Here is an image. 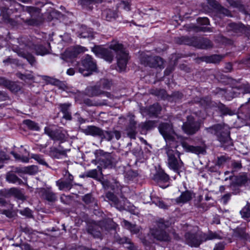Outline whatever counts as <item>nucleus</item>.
<instances>
[{
    "mask_svg": "<svg viewBox=\"0 0 250 250\" xmlns=\"http://www.w3.org/2000/svg\"><path fill=\"white\" fill-rule=\"evenodd\" d=\"M93 51L98 56L106 61L111 62L113 60L115 53L116 54L117 65L121 71L124 70L128 60V53L124 45L117 41H112L109 48L96 47Z\"/></svg>",
    "mask_w": 250,
    "mask_h": 250,
    "instance_id": "nucleus-1",
    "label": "nucleus"
},
{
    "mask_svg": "<svg viewBox=\"0 0 250 250\" xmlns=\"http://www.w3.org/2000/svg\"><path fill=\"white\" fill-rule=\"evenodd\" d=\"M207 132L215 135L221 144V146L225 149L233 145L229 136V131L227 125L219 124L214 125L209 127L206 128Z\"/></svg>",
    "mask_w": 250,
    "mask_h": 250,
    "instance_id": "nucleus-2",
    "label": "nucleus"
},
{
    "mask_svg": "<svg viewBox=\"0 0 250 250\" xmlns=\"http://www.w3.org/2000/svg\"><path fill=\"white\" fill-rule=\"evenodd\" d=\"M97 157L99 159L100 165L104 168H111L118 162L119 158L114 153H108L102 149L97 150L95 152Z\"/></svg>",
    "mask_w": 250,
    "mask_h": 250,
    "instance_id": "nucleus-3",
    "label": "nucleus"
},
{
    "mask_svg": "<svg viewBox=\"0 0 250 250\" xmlns=\"http://www.w3.org/2000/svg\"><path fill=\"white\" fill-rule=\"evenodd\" d=\"M75 66L76 70L84 76H89L97 69L96 62L88 55L83 59L81 62H77Z\"/></svg>",
    "mask_w": 250,
    "mask_h": 250,
    "instance_id": "nucleus-4",
    "label": "nucleus"
},
{
    "mask_svg": "<svg viewBox=\"0 0 250 250\" xmlns=\"http://www.w3.org/2000/svg\"><path fill=\"white\" fill-rule=\"evenodd\" d=\"M201 123L199 121L192 116H188L187 121L183 123L182 129L183 131L188 135H192L197 132L200 129Z\"/></svg>",
    "mask_w": 250,
    "mask_h": 250,
    "instance_id": "nucleus-5",
    "label": "nucleus"
},
{
    "mask_svg": "<svg viewBox=\"0 0 250 250\" xmlns=\"http://www.w3.org/2000/svg\"><path fill=\"white\" fill-rule=\"evenodd\" d=\"M229 179L231 181L229 187L233 191V193L236 194L240 191L239 187L246 186L250 179L246 174L243 173L237 176H230Z\"/></svg>",
    "mask_w": 250,
    "mask_h": 250,
    "instance_id": "nucleus-6",
    "label": "nucleus"
},
{
    "mask_svg": "<svg viewBox=\"0 0 250 250\" xmlns=\"http://www.w3.org/2000/svg\"><path fill=\"white\" fill-rule=\"evenodd\" d=\"M20 46L14 47L13 50L16 52L18 56L26 59L28 62L33 66L36 62V60L35 57L31 54L27 52L26 51L25 47V39H20L19 40Z\"/></svg>",
    "mask_w": 250,
    "mask_h": 250,
    "instance_id": "nucleus-7",
    "label": "nucleus"
},
{
    "mask_svg": "<svg viewBox=\"0 0 250 250\" xmlns=\"http://www.w3.org/2000/svg\"><path fill=\"white\" fill-rule=\"evenodd\" d=\"M158 128L167 142L175 141V133L171 124L167 123H162L160 124Z\"/></svg>",
    "mask_w": 250,
    "mask_h": 250,
    "instance_id": "nucleus-8",
    "label": "nucleus"
},
{
    "mask_svg": "<svg viewBox=\"0 0 250 250\" xmlns=\"http://www.w3.org/2000/svg\"><path fill=\"white\" fill-rule=\"evenodd\" d=\"M44 133L52 140L55 141H60V144L64 142L66 139L65 131L59 129L53 130L49 127H45L44 128Z\"/></svg>",
    "mask_w": 250,
    "mask_h": 250,
    "instance_id": "nucleus-9",
    "label": "nucleus"
},
{
    "mask_svg": "<svg viewBox=\"0 0 250 250\" xmlns=\"http://www.w3.org/2000/svg\"><path fill=\"white\" fill-rule=\"evenodd\" d=\"M23 11L28 12L31 17L29 20H26L25 23L30 25H35L38 24V18L40 17L41 9L39 8L27 6Z\"/></svg>",
    "mask_w": 250,
    "mask_h": 250,
    "instance_id": "nucleus-10",
    "label": "nucleus"
},
{
    "mask_svg": "<svg viewBox=\"0 0 250 250\" xmlns=\"http://www.w3.org/2000/svg\"><path fill=\"white\" fill-rule=\"evenodd\" d=\"M86 48L81 46H76L72 48H69L61 55V58L68 62L70 60L76 58L79 54L85 51Z\"/></svg>",
    "mask_w": 250,
    "mask_h": 250,
    "instance_id": "nucleus-11",
    "label": "nucleus"
},
{
    "mask_svg": "<svg viewBox=\"0 0 250 250\" xmlns=\"http://www.w3.org/2000/svg\"><path fill=\"white\" fill-rule=\"evenodd\" d=\"M186 243L192 247H198L202 243V234L187 232L185 235Z\"/></svg>",
    "mask_w": 250,
    "mask_h": 250,
    "instance_id": "nucleus-12",
    "label": "nucleus"
},
{
    "mask_svg": "<svg viewBox=\"0 0 250 250\" xmlns=\"http://www.w3.org/2000/svg\"><path fill=\"white\" fill-rule=\"evenodd\" d=\"M229 30L238 35L250 34V26H246L242 23H230L228 25Z\"/></svg>",
    "mask_w": 250,
    "mask_h": 250,
    "instance_id": "nucleus-13",
    "label": "nucleus"
},
{
    "mask_svg": "<svg viewBox=\"0 0 250 250\" xmlns=\"http://www.w3.org/2000/svg\"><path fill=\"white\" fill-rule=\"evenodd\" d=\"M25 47L33 50L37 55L44 56L50 53L49 49L41 44H34L31 42H26L25 40Z\"/></svg>",
    "mask_w": 250,
    "mask_h": 250,
    "instance_id": "nucleus-14",
    "label": "nucleus"
},
{
    "mask_svg": "<svg viewBox=\"0 0 250 250\" xmlns=\"http://www.w3.org/2000/svg\"><path fill=\"white\" fill-rule=\"evenodd\" d=\"M70 149H64L62 147L60 144L58 147L52 146L50 147L48 154L53 159H61L67 157V152L69 151Z\"/></svg>",
    "mask_w": 250,
    "mask_h": 250,
    "instance_id": "nucleus-15",
    "label": "nucleus"
},
{
    "mask_svg": "<svg viewBox=\"0 0 250 250\" xmlns=\"http://www.w3.org/2000/svg\"><path fill=\"white\" fill-rule=\"evenodd\" d=\"M39 193L42 199L49 202L54 203L57 200V194L52 191L51 187L41 188Z\"/></svg>",
    "mask_w": 250,
    "mask_h": 250,
    "instance_id": "nucleus-16",
    "label": "nucleus"
},
{
    "mask_svg": "<svg viewBox=\"0 0 250 250\" xmlns=\"http://www.w3.org/2000/svg\"><path fill=\"white\" fill-rule=\"evenodd\" d=\"M125 133L131 139H136L138 133L137 131V122L134 119L131 118L125 129Z\"/></svg>",
    "mask_w": 250,
    "mask_h": 250,
    "instance_id": "nucleus-17",
    "label": "nucleus"
},
{
    "mask_svg": "<svg viewBox=\"0 0 250 250\" xmlns=\"http://www.w3.org/2000/svg\"><path fill=\"white\" fill-rule=\"evenodd\" d=\"M167 164L170 169H172L179 174H180L179 171H182L184 167V163L179 156L175 159L167 161Z\"/></svg>",
    "mask_w": 250,
    "mask_h": 250,
    "instance_id": "nucleus-18",
    "label": "nucleus"
},
{
    "mask_svg": "<svg viewBox=\"0 0 250 250\" xmlns=\"http://www.w3.org/2000/svg\"><path fill=\"white\" fill-rule=\"evenodd\" d=\"M99 225L101 229L107 231L115 230L117 227V225L110 218L99 221Z\"/></svg>",
    "mask_w": 250,
    "mask_h": 250,
    "instance_id": "nucleus-19",
    "label": "nucleus"
},
{
    "mask_svg": "<svg viewBox=\"0 0 250 250\" xmlns=\"http://www.w3.org/2000/svg\"><path fill=\"white\" fill-rule=\"evenodd\" d=\"M82 131L87 135L101 137L103 135V130L101 128L94 125H89Z\"/></svg>",
    "mask_w": 250,
    "mask_h": 250,
    "instance_id": "nucleus-20",
    "label": "nucleus"
},
{
    "mask_svg": "<svg viewBox=\"0 0 250 250\" xmlns=\"http://www.w3.org/2000/svg\"><path fill=\"white\" fill-rule=\"evenodd\" d=\"M182 147L187 152H191L196 154H203L205 152L204 147L200 146H193L189 145L188 143L183 142L181 143Z\"/></svg>",
    "mask_w": 250,
    "mask_h": 250,
    "instance_id": "nucleus-21",
    "label": "nucleus"
},
{
    "mask_svg": "<svg viewBox=\"0 0 250 250\" xmlns=\"http://www.w3.org/2000/svg\"><path fill=\"white\" fill-rule=\"evenodd\" d=\"M100 228L99 222L91 224L87 227V232L94 238L102 239V234L99 230Z\"/></svg>",
    "mask_w": 250,
    "mask_h": 250,
    "instance_id": "nucleus-22",
    "label": "nucleus"
},
{
    "mask_svg": "<svg viewBox=\"0 0 250 250\" xmlns=\"http://www.w3.org/2000/svg\"><path fill=\"white\" fill-rule=\"evenodd\" d=\"M106 197L111 202V205L115 206L117 209L121 210L124 208V204L112 192H107L106 194Z\"/></svg>",
    "mask_w": 250,
    "mask_h": 250,
    "instance_id": "nucleus-23",
    "label": "nucleus"
},
{
    "mask_svg": "<svg viewBox=\"0 0 250 250\" xmlns=\"http://www.w3.org/2000/svg\"><path fill=\"white\" fill-rule=\"evenodd\" d=\"M115 136L116 140H119L121 137V133L120 131L113 129L111 131H104L103 130V135L100 137L102 139H105L107 141H111Z\"/></svg>",
    "mask_w": 250,
    "mask_h": 250,
    "instance_id": "nucleus-24",
    "label": "nucleus"
},
{
    "mask_svg": "<svg viewBox=\"0 0 250 250\" xmlns=\"http://www.w3.org/2000/svg\"><path fill=\"white\" fill-rule=\"evenodd\" d=\"M196 37L182 36L175 39V42L179 44H185L194 46Z\"/></svg>",
    "mask_w": 250,
    "mask_h": 250,
    "instance_id": "nucleus-25",
    "label": "nucleus"
},
{
    "mask_svg": "<svg viewBox=\"0 0 250 250\" xmlns=\"http://www.w3.org/2000/svg\"><path fill=\"white\" fill-rule=\"evenodd\" d=\"M194 46L201 49H208L212 47L211 42L207 38L196 37Z\"/></svg>",
    "mask_w": 250,
    "mask_h": 250,
    "instance_id": "nucleus-26",
    "label": "nucleus"
},
{
    "mask_svg": "<svg viewBox=\"0 0 250 250\" xmlns=\"http://www.w3.org/2000/svg\"><path fill=\"white\" fill-rule=\"evenodd\" d=\"M193 193L189 190L182 192L181 195L175 199L177 204H185L190 201L193 196Z\"/></svg>",
    "mask_w": 250,
    "mask_h": 250,
    "instance_id": "nucleus-27",
    "label": "nucleus"
},
{
    "mask_svg": "<svg viewBox=\"0 0 250 250\" xmlns=\"http://www.w3.org/2000/svg\"><path fill=\"white\" fill-rule=\"evenodd\" d=\"M152 235L156 239L162 241H168L170 238L165 230L155 229L152 232Z\"/></svg>",
    "mask_w": 250,
    "mask_h": 250,
    "instance_id": "nucleus-28",
    "label": "nucleus"
},
{
    "mask_svg": "<svg viewBox=\"0 0 250 250\" xmlns=\"http://www.w3.org/2000/svg\"><path fill=\"white\" fill-rule=\"evenodd\" d=\"M209 3L210 5L216 10L218 14H223L224 16L228 17L232 16L230 12L228 9L222 6L217 1L212 0Z\"/></svg>",
    "mask_w": 250,
    "mask_h": 250,
    "instance_id": "nucleus-29",
    "label": "nucleus"
},
{
    "mask_svg": "<svg viewBox=\"0 0 250 250\" xmlns=\"http://www.w3.org/2000/svg\"><path fill=\"white\" fill-rule=\"evenodd\" d=\"M60 111L63 114V118L67 120L72 119L71 113L69 112V108L71 105L70 103L60 104H58Z\"/></svg>",
    "mask_w": 250,
    "mask_h": 250,
    "instance_id": "nucleus-30",
    "label": "nucleus"
},
{
    "mask_svg": "<svg viewBox=\"0 0 250 250\" xmlns=\"http://www.w3.org/2000/svg\"><path fill=\"white\" fill-rule=\"evenodd\" d=\"M103 0H78V3L83 8L91 9L92 5L101 3Z\"/></svg>",
    "mask_w": 250,
    "mask_h": 250,
    "instance_id": "nucleus-31",
    "label": "nucleus"
},
{
    "mask_svg": "<svg viewBox=\"0 0 250 250\" xmlns=\"http://www.w3.org/2000/svg\"><path fill=\"white\" fill-rule=\"evenodd\" d=\"M177 146L174 149L170 147L167 146L165 148L166 153L167 155V161L175 159L178 156H181V153L176 149Z\"/></svg>",
    "mask_w": 250,
    "mask_h": 250,
    "instance_id": "nucleus-32",
    "label": "nucleus"
},
{
    "mask_svg": "<svg viewBox=\"0 0 250 250\" xmlns=\"http://www.w3.org/2000/svg\"><path fill=\"white\" fill-rule=\"evenodd\" d=\"M85 176L90 177L100 181V175H102V167L100 166L97 167V169H92L87 171L85 173Z\"/></svg>",
    "mask_w": 250,
    "mask_h": 250,
    "instance_id": "nucleus-33",
    "label": "nucleus"
},
{
    "mask_svg": "<svg viewBox=\"0 0 250 250\" xmlns=\"http://www.w3.org/2000/svg\"><path fill=\"white\" fill-rule=\"evenodd\" d=\"M154 179L158 182H167L169 180V177L163 170L160 169L154 175Z\"/></svg>",
    "mask_w": 250,
    "mask_h": 250,
    "instance_id": "nucleus-34",
    "label": "nucleus"
},
{
    "mask_svg": "<svg viewBox=\"0 0 250 250\" xmlns=\"http://www.w3.org/2000/svg\"><path fill=\"white\" fill-rule=\"evenodd\" d=\"M223 56L219 55H213L210 56L203 57L200 58L202 61H205L208 63H218L223 58Z\"/></svg>",
    "mask_w": 250,
    "mask_h": 250,
    "instance_id": "nucleus-35",
    "label": "nucleus"
},
{
    "mask_svg": "<svg viewBox=\"0 0 250 250\" xmlns=\"http://www.w3.org/2000/svg\"><path fill=\"white\" fill-rule=\"evenodd\" d=\"M56 185L60 190L69 191L73 187V184L67 182L64 180L60 179L56 182Z\"/></svg>",
    "mask_w": 250,
    "mask_h": 250,
    "instance_id": "nucleus-36",
    "label": "nucleus"
},
{
    "mask_svg": "<svg viewBox=\"0 0 250 250\" xmlns=\"http://www.w3.org/2000/svg\"><path fill=\"white\" fill-rule=\"evenodd\" d=\"M43 79L47 83L57 86L60 88L63 89L64 87H65L64 83L60 80L55 78L47 76H44L43 77Z\"/></svg>",
    "mask_w": 250,
    "mask_h": 250,
    "instance_id": "nucleus-37",
    "label": "nucleus"
},
{
    "mask_svg": "<svg viewBox=\"0 0 250 250\" xmlns=\"http://www.w3.org/2000/svg\"><path fill=\"white\" fill-rule=\"evenodd\" d=\"M82 200L85 204L88 205L89 207L98 206L97 200L91 194L88 193L85 194L83 197Z\"/></svg>",
    "mask_w": 250,
    "mask_h": 250,
    "instance_id": "nucleus-38",
    "label": "nucleus"
},
{
    "mask_svg": "<svg viewBox=\"0 0 250 250\" xmlns=\"http://www.w3.org/2000/svg\"><path fill=\"white\" fill-rule=\"evenodd\" d=\"M6 180L9 183H16L19 185L23 184V181L19 178L16 175H15L12 171H10L7 173L6 175Z\"/></svg>",
    "mask_w": 250,
    "mask_h": 250,
    "instance_id": "nucleus-39",
    "label": "nucleus"
},
{
    "mask_svg": "<svg viewBox=\"0 0 250 250\" xmlns=\"http://www.w3.org/2000/svg\"><path fill=\"white\" fill-rule=\"evenodd\" d=\"M123 226L126 229L130 230L131 233L137 234L140 231V229L135 224H132L129 222L124 220L122 222Z\"/></svg>",
    "mask_w": 250,
    "mask_h": 250,
    "instance_id": "nucleus-40",
    "label": "nucleus"
},
{
    "mask_svg": "<svg viewBox=\"0 0 250 250\" xmlns=\"http://www.w3.org/2000/svg\"><path fill=\"white\" fill-rule=\"evenodd\" d=\"M155 126V122L153 121H148L146 122L141 123L139 125V127L141 128L140 132L141 134H144L145 130L147 131L150 130L154 128Z\"/></svg>",
    "mask_w": 250,
    "mask_h": 250,
    "instance_id": "nucleus-41",
    "label": "nucleus"
},
{
    "mask_svg": "<svg viewBox=\"0 0 250 250\" xmlns=\"http://www.w3.org/2000/svg\"><path fill=\"white\" fill-rule=\"evenodd\" d=\"M9 193L13 195L16 198L24 201L26 200V197L24 194L17 188H13L9 190Z\"/></svg>",
    "mask_w": 250,
    "mask_h": 250,
    "instance_id": "nucleus-42",
    "label": "nucleus"
},
{
    "mask_svg": "<svg viewBox=\"0 0 250 250\" xmlns=\"http://www.w3.org/2000/svg\"><path fill=\"white\" fill-rule=\"evenodd\" d=\"M103 16L105 17V19L108 21H110L112 19H115L118 15L116 12L111 9H106L103 13Z\"/></svg>",
    "mask_w": 250,
    "mask_h": 250,
    "instance_id": "nucleus-43",
    "label": "nucleus"
},
{
    "mask_svg": "<svg viewBox=\"0 0 250 250\" xmlns=\"http://www.w3.org/2000/svg\"><path fill=\"white\" fill-rule=\"evenodd\" d=\"M156 223L157 225L156 229L160 230H165V229L169 228L171 225V223L168 221L165 220L162 218L158 219Z\"/></svg>",
    "mask_w": 250,
    "mask_h": 250,
    "instance_id": "nucleus-44",
    "label": "nucleus"
},
{
    "mask_svg": "<svg viewBox=\"0 0 250 250\" xmlns=\"http://www.w3.org/2000/svg\"><path fill=\"white\" fill-rule=\"evenodd\" d=\"M12 92L16 93L21 90V87L17 83L8 81L7 84L5 87Z\"/></svg>",
    "mask_w": 250,
    "mask_h": 250,
    "instance_id": "nucleus-45",
    "label": "nucleus"
},
{
    "mask_svg": "<svg viewBox=\"0 0 250 250\" xmlns=\"http://www.w3.org/2000/svg\"><path fill=\"white\" fill-rule=\"evenodd\" d=\"M150 61V67H160L163 63L162 59L158 56L152 57Z\"/></svg>",
    "mask_w": 250,
    "mask_h": 250,
    "instance_id": "nucleus-46",
    "label": "nucleus"
},
{
    "mask_svg": "<svg viewBox=\"0 0 250 250\" xmlns=\"http://www.w3.org/2000/svg\"><path fill=\"white\" fill-rule=\"evenodd\" d=\"M162 107L158 103L154 104L149 108L148 111L150 115L157 116L161 112Z\"/></svg>",
    "mask_w": 250,
    "mask_h": 250,
    "instance_id": "nucleus-47",
    "label": "nucleus"
},
{
    "mask_svg": "<svg viewBox=\"0 0 250 250\" xmlns=\"http://www.w3.org/2000/svg\"><path fill=\"white\" fill-rule=\"evenodd\" d=\"M202 235L203 242L219 238V235L212 231H209L207 234H202Z\"/></svg>",
    "mask_w": 250,
    "mask_h": 250,
    "instance_id": "nucleus-48",
    "label": "nucleus"
},
{
    "mask_svg": "<svg viewBox=\"0 0 250 250\" xmlns=\"http://www.w3.org/2000/svg\"><path fill=\"white\" fill-rule=\"evenodd\" d=\"M218 108L223 115H231L234 114L233 111L223 104L220 103L218 105Z\"/></svg>",
    "mask_w": 250,
    "mask_h": 250,
    "instance_id": "nucleus-49",
    "label": "nucleus"
},
{
    "mask_svg": "<svg viewBox=\"0 0 250 250\" xmlns=\"http://www.w3.org/2000/svg\"><path fill=\"white\" fill-rule=\"evenodd\" d=\"M6 6L11 7L10 9H19L22 5L17 2L15 0H5Z\"/></svg>",
    "mask_w": 250,
    "mask_h": 250,
    "instance_id": "nucleus-50",
    "label": "nucleus"
},
{
    "mask_svg": "<svg viewBox=\"0 0 250 250\" xmlns=\"http://www.w3.org/2000/svg\"><path fill=\"white\" fill-rule=\"evenodd\" d=\"M24 124H25L28 127L29 129L33 130H39L40 127L38 125V124L30 120H26L23 121Z\"/></svg>",
    "mask_w": 250,
    "mask_h": 250,
    "instance_id": "nucleus-51",
    "label": "nucleus"
},
{
    "mask_svg": "<svg viewBox=\"0 0 250 250\" xmlns=\"http://www.w3.org/2000/svg\"><path fill=\"white\" fill-rule=\"evenodd\" d=\"M230 159V157L227 155H222L217 157V161L215 165L217 166L221 167L224 165L227 161Z\"/></svg>",
    "mask_w": 250,
    "mask_h": 250,
    "instance_id": "nucleus-52",
    "label": "nucleus"
},
{
    "mask_svg": "<svg viewBox=\"0 0 250 250\" xmlns=\"http://www.w3.org/2000/svg\"><path fill=\"white\" fill-rule=\"evenodd\" d=\"M240 214L244 218H248L250 217V204L247 203L242 210L240 211Z\"/></svg>",
    "mask_w": 250,
    "mask_h": 250,
    "instance_id": "nucleus-53",
    "label": "nucleus"
},
{
    "mask_svg": "<svg viewBox=\"0 0 250 250\" xmlns=\"http://www.w3.org/2000/svg\"><path fill=\"white\" fill-rule=\"evenodd\" d=\"M31 158L37 161L40 164L45 166L47 167H49L42 156L39 154H32Z\"/></svg>",
    "mask_w": 250,
    "mask_h": 250,
    "instance_id": "nucleus-54",
    "label": "nucleus"
},
{
    "mask_svg": "<svg viewBox=\"0 0 250 250\" xmlns=\"http://www.w3.org/2000/svg\"><path fill=\"white\" fill-rule=\"evenodd\" d=\"M38 171V167L36 166L32 165L25 167V174L34 175Z\"/></svg>",
    "mask_w": 250,
    "mask_h": 250,
    "instance_id": "nucleus-55",
    "label": "nucleus"
},
{
    "mask_svg": "<svg viewBox=\"0 0 250 250\" xmlns=\"http://www.w3.org/2000/svg\"><path fill=\"white\" fill-rule=\"evenodd\" d=\"M150 58H152V56H149L146 54H142L140 61L142 64L145 66H148L150 67Z\"/></svg>",
    "mask_w": 250,
    "mask_h": 250,
    "instance_id": "nucleus-56",
    "label": "nucleus"
},
{
    "mask_svg": "<svg viewBox=\"0 0 250 250\" xmlns=\"http://www.w3.org/2000/svg\"><path fill=\"white\" fill-rule=\"evenodd\" d=\"M150 58H152V56H149L146 54H142L140 61L142 64L145 66H148L150 67Z\"/></svg>",
    "mask_w": 250,
    "mask_h": 250,
    "instance_id": "nucleus-57",
    "label": "nucleus"
},
{
    "mask_svg": "<svg viewBox=\"0 0 250 250\" xmlns=\"http://www.w3.org/2000/svg\"><path fill=\"white\" fill-rule=\"evenodd\" d=\"M118 7L123 8L126 11H129L130 10V2L122 0L118 4Z\"/></svg>",
    "mask_w": 250,
    "mask_h": 250,
    "instance_id": "nucleus-58",
    "label": "nucleus"
},
{
    "mask_svg": "<svg viewBox=\"0 0 250 250\" xmlns=\"http://www.w3.org/2000/svg\"><path fill=\"white\" fill-rule=\"evenodd\" d=\"M116 241L119 244H127L128 245L131 242V240L127 238V237H116Z\"/></svg>",
    "mask_w": 250,
    "mask_h": 250,
    "instance_id": "nucleus-59",
    "label": "nucleus"
},
{
    "mask_svg": "<svg viewBox=\"0 0 250 250\" xmlns=\"http://www.w3.org/2000/svg\"><path fill=\"white\" fill-rule=\"evenodd\" d=\"M231 167L234 169V170H236L238 169H240L242 168V164L241 162L236 161L235 160H232L231 162Z\"/></svg>",
    "mask_w": 250,
    "mask_h": 250,
    "instance_id": "nucleus-60",
    "label": "nucleus"
},
{
    "mask_svg": "<svg viewBox=\"0 0 250 250\" xmlns=\"http://www.w3.org/2000/svg\"><path fill=\"white\" fill-rule=\"evenodd\" d=\"M64 181L67 182H69L70 184H73L74 181V177L71 175L67 170H66L65 174H64Z\"/></svg>",
    "mask_w": 250,
    "mask_h": 250,
    "instance_id": "nucleus-61",
    "label": "nucleus"
},
{
    "mask_svg": "<svg viewBox=\"0 0 250 250\" xmlns=\"http://www.w3.org/2000/svg\"><path fill=\"white\" fill-rule=\"evenodd\" d=\"M16 76L22 80H32L33 78V77L30 74H23L21 72L17 73Z\"/></svg>",
    "mask_w": 250,
    "mask_h": 250,
    "instance_id": "nucleus-62",
    "label": "nucleus"
},
{
    "mask_svg": "<svg viewBox=\"0 0 250 250\" xmlns=\"http://www.w3.org/2000/svg\"><path fill=\"white\" fill-rule=\"evenodd\" d=\"M20 213L24 216L30 218L32 216V210L28 208H25L20 211Z\"/></svg>",
    "mask_w": 250,
    "mask_h": 250,
    "instance_id": "nucleus-63",
    "label": "nucleus"
},
{
    "mask_svg": "<svg viewBox=\"0 0 250 250\" xmlns=\"http://www.w3.org/2000/svg\"><path fill=\"white\" fill-rule=\"evenodd\" d=\"M11 153L13 155V156L17 160H20L22 162L27 163L29 161V159L26 157H21L20 155L17 153H15L14 152L12 151Z\"/></svg>",
    "mask_w": 250,
    "mask_h": 250,
    "instance_id": "nucleus-64",
    "label": "nucleus"
}]
</instances>
